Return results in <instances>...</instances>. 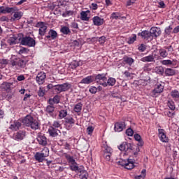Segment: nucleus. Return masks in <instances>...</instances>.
<instances>
[{
    "mask_svg": "<svg viewBox=\"0 0 179 179\" xmlns=\"http://www.w3.org/2000/svg\"><path fill=\"white\" fill-rule=\"evenodd\" d=\"M94 131V127H93V126H89L87 128V132L88 135H92V134H93V131Z\"/></svg>",
    "mask_w": 179,
    "mask_h": 179,
    "instance_id": "5fc2aeb1",
    "label": "nucleus"
},
{
    "mask_svg": "<svg viewBox=\"0 0 179 179\" xmlns=\"http://www.w3.org/2000/svg\"><path fill=\"white\" fill-rule=\"evenodd\" d=\"M70 169L71 171H79V166H78V163L76 162V164H71L70 165Z\"/></svg>",
    "mask_w": 179,
    "mask_h": 179,
    "instance_id": "79ce46f5",
    "label": "nucleus"
},
{
    "mask_svg": "<svg viewBox=\"0 0 179 179\" xmlns=\"http://www.w3.org/2000/svg\"><path fill=\"white\" fill-rule=\"evenodd\" d=\"M36 139L39 145H41V146L47 145V137H45L43 134L38 133Z\"/></svg>",
    "mask_w": 179,
    "mask_h": 179,
    "instance_id": "9b49d317",
    "label": "nucleus"
},
{
    "mask_svg": "<svg viewBox=\"0 0 179 179\" xmlns=\"http://www.w3.org/2000/svg\"><path fill=\"white\" fill-rule=\"evenodd\" d=\"M115 82H117V80L114 78H110L107 80L108 86H114V85H115Z\"/></svg>",
    "mask_w": 179,
    "mask_h": 179,
    "instance_id": "37998d69",
    "label": "nucleus"
},
{
    "mask_svg": "<svg viewBox=\"0 0 179 179\" xmlns=\"http://www.w3.org/2000/svg\"><path fill=\"white\" fill-rule=\"evenodd\" d=\"M173 30V27L169 26L165 29V33L166 34H170L171 33V31Z\"/></svg>",
    "mask_w": 179,
    "mask_h": 179,
    "instance_id": "680f3d73",
    "label": "nucleus"
},
{
    "mask_svg": "<svg viewBox=\"0 0 179 179\" xmlns=\"http://www.w3.org/2000/svg\"><path fill=\"white\" fill-rule=\"evenodd\" d=\"M18 41L19 40L17 39V36L15 35H12V36H10L7 41L10 45H14V44H17Z\"/></svg>",
    "mask_w": 179,
    "mask_h": 179,
    "instance_id": "5701e85b",
    "label": "nucleus"
},
{
    "mask_svg": "<svg viewBox=\"0 0 179 179\" xmlns=\"http://www.w3.org/2000/svg\"><path fill=\"white\" fill-rule=\"evenodd\" d=\"M68 115V112L65 110H62L59 113V117L60 120H62V118H65Z\"/></svg>",
    "mask_w": 179,
    "mask_h": 179,
    "instance_id": "ea45409f",
    "label": "nucleus"
},
{
    "mask_svg": "<svg viewBox=\"0 0 179 179\" xmlns=\"http://www.w3.org/2000/svg\"><path fill=\"white\" fill-rule=\"evenodd\" d=\"M118 149L121 152H128L131 148H129V144L127 143V142H123L118 146Z\"/></svg>",
    "mask_w": 179,
    "mask_h": 179,
    "instance_id": "aec40b11",
    "label": "nucleus"
},
{
    "mask_svg": "<svg viewBox=\"0 0 179 179\" xmlns=\"http://www.w3.org/2000/svg\"><path fill=\"white\" fill-rule=\"evenodd\" d=\"M65 158L68 161V163H70V164H76V161L75 160V159H73V156L65 154Z\"/></svg>",
    "mask_w": 179,
    "mask_h": 179,
    "instance_id": "7c9ffc66",
    "label": "nucleus"
},
{
    "mask_svg": "<svg viewBox=\"0 0 179 179\" xmlns=\"http://www.w3.org/2000/svg\"><path fill=\"white\" fill-rule=\"evenodd\" d=\"M165 74L166 76H174L176 75V70L170 68L166 69Z\"/></svg>",
    "mask_w": 179,
    "mask_h": 179,
    "instance_id": "72a5a7b5",
    "label": "nucleus"
},
{
    "mask_svg": "<svg viewBox=\"0 0 179 179\" xmlns=\"http://www.w3.org/2000/svg\"><path fill=\"white\" fill-rule=\"evenodd\" d=\"M60 31L63 34L68 35L69 34V33H71V29H69V27L64 26L62 27V28L60 29Z\"/></svg>",
    "mask_w": 179,
    "mask_h": 179,
    "instance_id": "e433bc0d",
    "label": "nucleus"
},
{
    "mask_svg": "<svg viewBox=\"0 0 179 179\" xmlns=\"http://www.w3.org/2000/svg\"><path fill=\"white\" fill-rule=\"evenodd\" d=\"M117 163L127 170H132L135 167V161L132 159H120Z\"/></svg>",
    "mask_w": 179,
    "mask_h": 179,
    "instance_id": "20e7f679",
    "label": "nucleus"
},
{
    "mask_svg": "<svg viewBox=\"0 0 179 179\" xmlns=\"http://www.w3.org/2000/svg\"><path fill=\"white\" fill-rule=\"evenodd\" d=\"M138 50L139 51H141L142 52H143V51H145L146 50V46L143 44H141L139 47H138Z\"/></svg>",
    "mask_w": 179,
    "mask_h": 179,
    "instance_id": "69168bd1",
    "label": "nucleus"
},
{
    "mask_svg": "<svg viewBox=\"0 0 179 179\" xmlns=\"http://www.w3.org/2000/svg\"><path fill=\"white\" fill-rule=\"evenodd\" d=\"M8 59H0V68H3V66H6L8 65Z\"/></svg>",
    "mask_w": 179,
    "mask_h": 179,
    "instance_id": "603ef678",
    "label": "nucleus"
},
{
    "mask_svg": "<svg viewBox=\"0 0 179 179\" xmlns=\"http://www.w3.org/2000/svg\"><path fill=\"white\" fill-rule=\"evenodd\" d=\"M50 156V150L48 148L45 147L41 152H36L34 155L35 159L38 162V163H43L45 157Z\"/></svg>",
    "mask_w": 179,
    "mask_h": 179,
    "instance_id": "7ed1b4c3",
    "label": "nucleus"
},
{
    "mask_svg": "<svg viewBox=\"0 0 179 179\" xmlns=\"http://www.w3.org/2000/svg\"><path fill=\"white\" fill-rule=\"evenodd\" d=\"M94 76H88L81 80L80 83L83 85H90V83H93L94 82Z\"/></svg>",
    "mask_w": 179,
    "mask_h": 179,
    "instance_id": "ddd939ff",
    "label": "nucleus"
},
{
    "mask_svg": "<svg viewBox=\"0 0 179 179\" xmlns=\"http://www.w3.org/2000/svg\"><path fill=\"white\" fill-rule=\"evenodd\" d=\"M134 139L135 141H137L138 146H143V141H142V137H141V135L136 134H134Z\"/></svg>",
    "mask_w": 179,
    "mask_h": 179,
    "instance_id": "c756f323",
    "label": "nucleus"
},
{
    "mask_svg": "<svg viewBox=\"0 0 179 179\" xmlns=\"http://www.w3.org/2000/svg\"><path fill=\"white\" fill-rule=\"evenodd\" d=\"M158 5V7L161 8L162 9H164V8H166V4L164 3V1H159Z\"/></svg>",
    "mask_w": 179,
    "mask_h": 179,
    "instance_id": "052dcab7",
    "label": "nucleus"
},
{
    "mask_svg": "<svg viewBox=\"0 0 179 179\" xmlns=\"http://www.w3.org/2000/svg\"><path fill=\"white\" fill-rule=\"evenodd\" d=\"M80 65H82L80 62L74 60L70 63L69 67L71 69H76V68H78V66H80Z\"/></svg>",
    "mask_w": 179,
    "mask_h": 179,
    "instance_id": "c85d7f7f",
    "label": "nucleus"
},
{
    "mask_svg": "<svg viewBox=\"0 0 179 179\" xmlns=\"http://www.w3.org/2000/svg\"><path fill=\"white\" fill-rule=\"evenodd\" d=\"M155 71L158 75H163V73H164V69L162 66L156 67Z\"/></svg>",
    "mask_w": 179,
    "mask_h": 179,
    "instance_id": "3c124183",
    "label": "nucleus"
},
{
    "mask_svg": "<svg viewBox=\"0 0 179 179\" xmlns=\"http://www.w3.org/2000/svg\"><path fill=\"white\" fill-rule=\"evenodd\" d=\"M36 27H38L39 36H45V33H47V25L44 22H37L36 24Z\"/></svg>",
    "mask_w": 179,
    "mask_h": 179,
    "instance_id": "0eeeda50",
    "label": "nucleus"
},
{
    "mask_svg": "<svg viewBox=\"0 0 179 179\" xmlns=\"http://www.w3.org/2000/svg\"><path fill=\"white\" fill-rule=\"evenodd\" d=\"M17 10V8L16 7H6L5 8V13H15Z\"/></svg>",
    "mask_w": 179,
    "mask_h": 179,
    "instance_id": "f704fd0d",
    "label": "nucleus"
},
{
    "mask_svg": "<svg viewBox=\"0 0 179 179\" xmlns=\"http://www.w3.org/2000/svg\"><path fill=\"white\" fill-rule=\"evenodd\" d=\"M138 0H129L127 1V6H131L134 5Z\"/></svg>",
    "mask_w": 179,
    "mask_h": 179,
    "instance_id": "0e129e2a",
    "label": "nucleus"
},
{
    "mask_svg": "<svg viewBox=\"0 0 179 179\" xmlns=\"http://www.w3.org/2000/svg\"><path fill=\"white\" fill-rule=\"evenodd\" d=\"M52 127L53 128H61V123L58 121H55L52 124Z\"/></svg>",
    "mask_w": 179,
    "mask_h": 179,
    "instance_id": "13d9d810",
    "label": "nucleus"
},
{
    "mask_svg": "<svg viewBox=\"0 0 179 179\" xmlns=\"http://www.w3.org/2000/svg\"><path fill=\"white\" fill-rule=\"evenodd\" d=\"M122 61L124 64H127V65H129V66H131L132 64L135 62V60L132 57L127 56L124 57Z\"/></svg>",
    "mask_w": 179,
    "mask_h": 179,
    "instance_id": "b1692460",
    "label": "nucleus"
},
{
    "mask_svg": "<svg viewBox=\"0 0 179 179\" xmlns=\"http://www.w3.org/2000/svg\"><path fill=\"white\" fill-rule=\"evenodd\" d=\"M13 83H8V82H4L1 84V88L4 89V90H10V86H12Z\"/></svg>",
    "mask_w": 179,
    "mask_h": 179,
    "instance_id": "473e14b6",
    "label": "nucleus"
},
{
    "mask_svg": "<svg viewBox=\"0 0 179 179\" xmlns=\"http://www.w3.org/2000/svg\"><path fill=\"white\" fill-rule=\"evenodd\" d=\"M66 126L69 128H72L73 127V124H75V120H73L72 117H67L65 120Z\"/></svg>",
    "mask_w": 179,
    "mask_h": 179,
    "instance_id": "cd10ccee",
    "label": "nucleus"
},
{
    "mask_svg": "<svg viewBox=\"0 0 179 179\" xmlns=\"http://www.w3.org/2000/svg\"><path fill=\"white\" fill-rule=\"evenodd\" d=\"M95 80L97 82V83H100V80H102V82H107V77H106V75L104 74H98L96 77H94V82Z\"/></svg>",
    "mask_w": 179,
    "mask_h": 179,
    "instance_id": "4be33fe9",
    "label": "nucleus"
},
{
    "mask_svg": "<svg viewBox=\"0 0 179 179\" xmlns=\"http://www.w3.org/2000/svg\"><path fill=\"white\" fill-rule=\"evenodd\" d=\"M80 179H87V177H89V173H87V171L86 170H81L80 171Z\"/></svg>",
    "mask_w": 179,
    "mask_h": 179,
    "instance_id": "c9c22d12",
    "label": "nucleus"
},
{
    "mask_svg": "<svg viewBox=\"0 0 179 179\" xmlns=\"http://www.w3.org/2000/svg\"><path fill=\"white\" fill-rule=\"evenodd\" d=\"M120 17V13H113L111 14V19H118Z\"/></svg>",
    "mask_w": 179,
    "mask_h": 179,
    "instance_id": "bf43d9fd",
    "label": "nucleus"
},
{
    "mask_svg": "<svg viewBox=\"0 0 179 179\" xmlns=\"http://www.w3.org/2000/svg\"><path fill=\"white\" fill-rule=\"evenodd\" d=\"M70 27L72 28V29H78V23L73 22H71Z\"/></svg>",
    "mask_w": 179,
    "mask_h": 179,
    "instance_id": "338daca9",
    "label": "nucleus"
},
{
    "mask_svg": "<svg viewBox=\"0 0 179 179\" xmlns=\"http://www.w3.org/2000/svg\"><path fill=\"white\" fill-rule=\"evenodd\" d=\"M44 94H45L44 88L39 87V90L38 91V96H39V97H44Z\"/></svg>",
    "mask_w": 179,
    "mask_h": 179,
    "instance_id": "864d4df0",
    "label": "nucleus"
},
{
    "mask_svg": "<svg viewBox=\"0 0 179 179\" xmlns=\"http://www.w3.org/2000/svg\"><path fill=\"white\" fill-rule=\"evenodd\" d=\"M21 43L22 44V45H27L28 47H34V45H36V41L30 36H26L22 38Z\"/></svg>",
    "mask_w": 179,
    "mask_h": 179,
    "instance_id": "423d86ee",
    "label": "nucleus"
},
{
    "mask_svg": "<svg viewBox=\"0 0 179 179\" xmlns=\"http://www.w3.org/2000/svg\"><path fill=\"white\" fill-rule=\"evenodd\" d=\"M73 10H66L62 14V16L64 17H68L69 16H73Z\"/></svg>",
    "mask_w": 179,
    "mask_h": 179,
    "instance_id": "8fccbe9b",
    "label": "nucleus"
},
{
    "mask_svg": "<svg viewBox=\"0 0 179 179\" xmlns=\"http://www.w3.org/2000/svg\"><path fill=\"white\" fill-rule=\"evenodd\" d=\"M103 156L107 162H110L111 159V150H109V152H105Z\"/></svg>",
    "mask_w": 179,
    "mask_h": 179,
    "instance_id": "a18cd8bd",
    "label": "nucleus"
},
{
    "mask_svg": "<svg viewBox=\"0 0 179 179\" xmlns=\"http://www.w3.org/2000/svg\"><path fill=\"white\" fill-rule=\"evenodd\" d=\"M163 90H164V85L157 83L152 92V97H157L160 93H163Z\"/></svg>",
    "mask_w": 179,
    "mask_h": 179,
    "instance_id": "6e6552de",
    "label": "nucleus"
},
{
    "mask_svg": "<svg viewBox=\"0 0 179 179\" xmlns=\"http://www.w3.org/2000/svg\"><path fill=\"white\" fill-rule=\"evenodd\" d=\"M92 22L94 26H101L103 23H104V19L99 17V16H94L92 18Z\"/></svg>",
    "mask_w": 179,
    "mask_h": 179,
    "instance_id": "a211bd4d",
    "label": "nucleus"
},
{
    "mask_svg": "<svg viewBox=\"0 0 179 179\" xmlns=\"http://www.w3.org/2000/svg\"><path fill=\"white\" fill-rule=\"evenodd\" d=\"M99 43L100 44H104L106 43V36H103L99 38Z\"/></svg>",
    "mask_w": 179,
    "mask_h": 179,
    "instance_id": "e2e57ef3",
    "label": "nucleus"
},
{
    "mask_svg": "<svg viewBox=\"0 0 179 179\" xmlns=\"http://www.w3.org/2000/svg\"><path fill=\"white\" fill-rule=\"evenodd\" d=\"M89 13H90V11L86 10V11H82L80 13V19L81 20H83L84 22H89L90 17H88Z\"/></svg>",
    "mask_w": 179,
    "mask_h": 179,
    "instance_id": "412c9836",
    "label": "nucleus"
},
{
    "mask_svg": "<svg viewBox=\"0 0 179 179\" xmlns=\"http://www.w3.org/2000/svg\"><path fill=\"white\" fill-rule=\"evenodd\" d=\"M138 36H141L142 38H148L150 37V32L149 31H143L138 34Z\"/></svg>",
    "mask_w": 179,
    "mask_h": 179,
    "instance_id": "2f4dec72",
    "label": "nucleus"
},
{
    "mask_svg": "<svg viewBox=\"0 0 179 179\" xmlns=\"http://www.w3.org/2000/svg\"><path fill=\"white\" fill-rule=\"evenodd\" d=\"M168 107H169L170 110H172V111H174V110H176V104L174 103V101L172 100L169 101Z\"/></svg>",
    "mask_w": 179,
    "mask_h": 179,
    "instance_id": "c03bdc74",
    "label": "nucleus"
},
{
    "mask_svg": "<svg viewBox=\"0 0 179 179\" xmlns=\"http://www.w3.org/2000/svg\"><path fill=\"white\" fill-rule=\"evenodd\" d=\"M156 58V54H152L148 56L142 57L141 61L142 62H155V59Z\"/></svg>",
    "mask_w": 179,
    "mask_h": 179,
    "instance_id": "f3484780",
    "label": "nucleus"
},
{
    "mask_svg": "<svg viewBox=\"0 0 179 179\" xmlns=\"http://www.w3.org/2000/svg\"><path fill=\"white\" fill-rule=\"evenodd\" d=\"M24 136H26V133L23 131H19L14 134L13 139H15V141H23V139H24Z\"/></svg>",
    "mask_w": 179,
    "mask_h": 179,
    "instance_id": "4468645a",
    "label": "nucleus"
},
{
    "mask_svg": "<svg viewBox=\"0 0 179 179\" xmlns=\"http://www.w3.org/2000/svg\"><path fill=\"white\" fill-rule=\"evenodd\" d=\"M160 62L162 65H165L166 66H170L171 65H173V61L170 59L162 60Z\"/></svg>",
    "mask_w": 179,
    "mask_h": 179,
    "instance_id": "a19ab883",
    "label": "nucleus"
},
{
    "mask_svg": "<svg viewBox=\"0 0 179 179\" xmlns=\"http://www.w3.org/2000/svg\"><path fill=\"white\" fill-rule=\"evenodd\" d=\"M59 96L56 95L52 99H49V103L52 104V103H54L55 104H58V103H59Z\"/></svg>",
    "mask_w": 179,
    "mask_h": 179,
    "instance_id": "4c0bfd02",
    "label": "nucleus"
},
{
    "mask_svg": "<svg viewBox=\"0 0 179 179\" xmlns=\"http://www.w3.org/2000/svg\"><path fill=\"white\" fill-rule=\"evenodd\" d=\"M136 41V34H133L127 41L128 44H134Z\"/></svg>",
    "mask_w": 179,
    "mask_h": 179,
    "instance_id": "de8ad7c7",
    "label": "nucleus"
},
{
    "mask_svg": "<svg viewBox=\"0 0 179 179\" xmlns=\"http://www.w3.org/2000/svg\"><path fill=\"white\" fill-rule=\"evenodd\" d=\"M150 34L152 36V37H159L160 34H162V30L159 27H152L150 31Z\"/></svg>",
    "mask_w": 179,
    "mask_h": 179,
    "instance_id": "2eb2a0df",
    "label": "nucleus"
},
{
    "mask_svg": "<svg viewBox=\"0 0 179 179\" xmlns=\"http://www.w3.org/2000/svg\"><path fill=\"white\" fill-rule=\"evenodd\" d=\"M97 8H98L97 3H92L91 4V8L92 9V10H96Z\"/></svg>",
    "mask_w": 179,
    "mask_h": 179,
    "instance_id": "774afa93",
    "label": "nucleus"
},
{
    "mask_svg": "<svg viewBox=\"0 0 179 179\" xmlns=\"http://www.w3.org/2000/svg\"><path fill=\"white\" fill-rule=\"evenodd\" d=\"M22 127V123L20 122L15 120L10 126L11 131H19V129Z\"/></svg>",
    "mask_w": 179,
    "mask_h": 179,
    "instance_id": "6ab92c4d",
    "label": "nucleus"
},
{
    "mask_svg": "<svg viewBox=\"0 0 179 179\" xmlns=\"http://www.w3.org/2000/svg\"><path fill=\"white\" fill-rule=\"evenodd\" d=\"M22 16H23V13L20 11H15L14 13V17L15 19H17V20H19V19L22 18Z\"/></svg>",
    "mask_w": 179,
    "mask_h": 179,
    "instance_id": "49530a36",
    "label": "nucleus"
},
{
    "mask_svg": "<svg viewBox=\"0 0 179 179\" xmlns=\"http://www.w3.org/2000/svg\"><path fill=\"white\" fill-rule=\"evenodd\" d=\"M58 37V34L54 29H50L48 31V35L45 36L47 40H55Z\"/></svg>",
    "mask_w": 179,
    "mask_h": 179,
    "instance_id": "dca6fc26",
    "label": "nucleus"
},
{
    "mask_svg": "<svg viewBox=\"0 0 179 179\" xmlns=\"http://www.w3.org/2000/svg\"><path fill=\"white\" fill-rule=\"evenodd\" d=\"M49 135L52 136V138H55V136H58V129L50 127L48 129Z\"/></svg>",
    "mask_w": 179,
    "mask_h": 179,
    "instance_id": "a878e982",
    "label": "nucleus"
},
{
    "mask_svg": "<svg viewBox=\"0 0 179 179\" xmlns=\"http://www.w3.org/2000/svg\"><path fill=\"white\" fill-rule=\"evenodd\" d=\"M89 91L92 93V94H95V93H97V87L92 86L90 87Z\"/></svg>",
    "mask_w": 179,
    "mask_h": 179,
    "instance_id": "6e6d98bb",
    "label": "nucleus"
},
{
    "mask_svg": "<svg viewBox=\"0 0 179 179\" xmlns=\"http://www.w3.org/2000/svg\"><path fill=\"white\" fill-rule=\"evenodd\" d=\"M55 108L52 105H49L46 107V113L48 114L50 117H54V111Z\"/></svg>",
    "mask_w": 179,
    "mask_h": 179,
    "instance_id": "393cba45",
    "label": "nucleus"
},
{
    "mask_svg": "<svg viewBox=\"0 0 179 179\" xmlns=\"http://www.w3.org/2000/svg\"><path fill=\"white\" fill-rule=\"evenodd\" d=\"M22 124L24 125H26V127H30L31 129H38V122L33 117V116L30 115H27L23 120H22Z\"/></svg>",
    "mask_w": 179,
    "mask_h": 179,
    "instance_id": "f257e3e1",
    "label": "nucleus"
},
{
    "mask_svg": "<svg viewBox=\"0 0 179 179\" xmlns=\"http://www.w3.org/2000/svg\"><path fill=\"white\" fill-rule=\"evenodd\" d=\"M126 127L127 124H125V122H117L115 123L114 131L115 132H122Z\"/></svg>",
    "mask_w": 179,
    "mask_h": 179,
    "instance_id": "1a4fd4ad",
    "label": "nucleus"
},
{
    "mask_svg": "<svg viewBox=\"0 0 179 179\" xmlns=\"http://www.w3.org/2000/svg\"><path fill=\"white\" fill-rule=\"evenodd\" d=\"M55 90L56 93H62V92H66L71 89V84L64 83L62 85H55Z\"/></svg>",
    "mask_w": 179,
    "mask_h": 179,
    "instance_id": "39448f33",
    "label": "nucleus"
},
{
    "mask_svg": "<svg viewBox=\"0 0 179 179\" xmlns=\"http://www.w3.org/2000/svg\"><path fill=\"white\" fill-rule=\"evenodd\" d=\"M126 134L128 136H132L134 135V130H132L131 128H129L126 130Z\"/></svg>",
    "mask_w": 179,
    "mask_h": 179,
    "instance_id": "4d7b16f0",
    "label": "nucleus"
},
{
    "mask_svg": "<svg viewBox=\"0 0 179 179\" xmlns=\"http://www.w3.org/2000/svg\"><path fill=\"white\" fill-rule=\"evenodd\" d=\"M82 103H78L74 106V111L76 113H80L82 111Z\"/></svg>",
    "mask_w": 179,
    "mask_h": 179,
    "instance_id": "09e8293b",
    "label": "nucleus"
},
{
    "mask_svg": "<svg viewBox=\"0 0 179 179\" xmlns=\"http://www.w3.org/2000/svg\"><path fill=\"white\" fill-rule=\"evenodd\" d=\"M158 134V136L161 142H163L164 143H167V142H169V138H167V136H166V131H164V129H159Z\"/></svg>",
    "mask_w": 179,
    "mask_h": 179,
    "instance_id": "9d476101",
    "label": "nucleus"
},
{
    "mask_svg": "<svg viewBox=\"0 0 179 179\" xmlns=\"http://www.w3.org/2000/svg\"><path fill=\"white\" fill-rule=\"evenodd\" d=\"M171 96L175 101H179V92L177 90L171 92Z\"/></svg>",
    "mask_w": 179,
    "mask_h": 179,
    "instance_id": "bb28decb",
    "label": "nucleus"
},
{
    "mask_svg": "<svg viewBox=\"0 0 179 179\" xmlns=\"http://www.w3.org/2000/svg\"><path fill=\"white\" fill-rule=\"evenodd\" d=\"M45 78H46L45 73L40 72L37 74L36 80L38 84L43 85V83L45 82Z\"/></svg>",
    "mask_w": 179,
    "mask_h": 179,
    "instance_id": "f8f14e48",
    "label": "nucleus"
},
{
    "mask_svg": "<svg viewBox=\"0 0 179 179\" xmlns=\"http://www.w3.org/2000/svg\"><path fill=\"white\" fill-rule=\"evenodd\" d=\"M159 52L160 57H162V58H167L169 55L167 50L164 49H159Z\"/></svg>",
    "mask_w": 179,
    "mask_h": 179,
    "instance_id": "58836bf2",
    "label": "nucleus"
},
{
    "mask_svg": "<svg viewBox=\"0 0 179 179\" xmlns=\"http://www.w3.org/2000/svg\"><path fill=\"white\" fill-rule=\"evenodd\" d=\"M10 64L14 69L19 70L21 68L26 66V62L24 60L17 59L15 57H13L10 59Z\"/></svg>",
    "mask_w": 179,
    "mask_h": 179,
    "instance_id": "f03ea898",
    "label": "nucleus"
}]
</instances>
